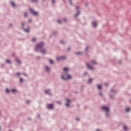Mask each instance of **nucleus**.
Instances as JSON below:
<instances>
[{
  "label": "nucleus",
  "instance_id": "nucleus-1",
  "mask_svg": "<svg viewBox=\"0 0 131 131\" xmlns=\"http://www.w3.org/2000/svg\"><path fill=\"white\" fill-rule=\"evenodd\" d=\"M43 46H45V42H40L35 46V51L36 52H40L41 54H46L47 50L43 48Z\"/></svg>",
  "mask_w": 131,
  "mask_h": 131
},
{
  "label": "nucleus",
  "instance_id": "nucleus-2",
  "mask_svg": "<svg viewBox=\"0 0 131 131\" xmlns=\"http://www.w3.org/2000/svg\"><path fill=\"white\" fill-rule=\"evenodd\" d=\"M61 79L63 80H67V79H71V75L68 74V72H64L63 74H62L61 77Z\"/></svg>",
  "mask_w": 131,
  "mask_h": 131
},
{
  "label": "nucleus",
  "instance_id": "nucleus-3",
  "mask_svg": "<svg viewBox=\"0 0 131 131\" xmlns=\"http://www.w3.org/2000/svg\"><path fill=\"white\" fill-rule=\"evenodd\" d=\"M101 110H103V111H105V116L106 117H107V118H109V117H110V115L109 114V111H110V110H109V108L107 106H102L101 107Z\"/></svg>",
  "mask_w": 131,
  "mask_h": 131
},
{
  "label": "nucleus",
  "instance_id": "nucleus-4",
  "mask_svg": "<svg viewBox=\"0 0 131 131\" xmlns=\"http://www.w3.org/2000/svg\"><path fill=\"white\" fill-rule=\"evenodd\" d=\"M25 26H26V29L25 28ZM21 28L23 30H24V32H26V33H29L30 32L29 28H30V27L28 25H25L24 22L21 23Z\"/></svg>",
  "mask_w": 131,
  "mask_h": 131
},
{
  "label": "nucleus",
  "instance_id": "nucleus-5",
  "mask_svg": "<svg viewBox=\"0 0 131 131\" xmlns=\"http://www.w3.org/2000/svg\"><path fill=\"white\" fill-rule=\"evenodd\" d=\"M29 12L31 13V14H32L33 16H37V15H38L36 11H34V10H33V9L32 8L29 9Z\"/></svg>",
  "mask_w": 131,
  "mask_h": 131
},
{
  "label": "nucleus",
  "instance_id": "nucleus-6",
  "mask_svg": "<svg viewBox=\"0 0 131 131\" xmlns=\"http://www.w3.org/2000/svg\"><path fill=\"white\" fill-rule=\"evenodd\" d=\"M75 9L77 11V12L76 14L74 15V17L76 18V17H77V16H78V15H79V14H80V11L79 10V7L78 6H76Z\"/></svg>",
  "mask_w": 131,
  "mask_h": 131
},
{
  "label": "nucleus",
  "instance_id": "nucleus-7",
  "mask_svg": "<svg viewBox=\"0 0 131 131\" xmlns=\"http://www.w3.org/2000/svg\"><path fill=\"white\" fill-rule=\"evenodd\" d=\"M65 59H66V56L57 57L56 58L57 61H62V60H65Z\"/></svg>",
  "mask_w": 131,
  "mask_h": 131
},
{
  "label": "nucleus",
  "instance_id": "nucleus-8",
  "mask_svg": "<svg viewBox=\"0 0 131 131\" xmlns=\"http://www.w3.org/2000/svg\"><path fill=\"white\" fill-rule=\"evenodd\" d=\"M46 107H47V109H48V110H51V109H53V108H54V104H47Z\"/></svg>",
  "mask_w": 131,
  "mask_h": 131
},
{
  "label": "nucleus",
  "instance_id": "nucleus-9",
  "mask_svg": "<svg viewBox=\"0 0 131 131\" xmlns=\"http://www.w3.org/2000/svg\"><path fill=\"white\" fill-rule=\"evenodd\" d=\"M86 67L88 69H90V70H93V67H92L90 64L88 63H85Z\"/></svg>",
  "mask_w": 131,
  "mask_h": 131
},
{
  "label": "nucleus",
  "instance_id": "nucleus-10",
  "mask_svg": "<svg viewBox=\"0 0 131 131\" xmlns=\"http://www.w3.org/2000/svg\"><path fill=\"white\" fill-rule=\"evenodd\" d=\"M66 100L68 102L65 104V106H67V107H69V106H70V104H69V103H70L71 102V100H69L68 99H66Z\"/></svg>",
  "mask_w": 131,
  "mask_h": 131
},
{
  "label": "nucleus",
  "instance_id": "nucleus-11",
  "mask_svg": "<svg viewBox=\"0 0 131 131\" xmlns=\"http://www.w3.org/2000/svg\"><path fill=\"white\" fill-rule=\"evenodd\" d=\"M45 94L46 95H49V96H52L51 93H50V90L47 89L44 91Z\"/></svg>",
  "mask_w": 131,
  "mask_h": 131
},
{
  "label": "nucleus",
  "instance_id": "nucleus-12",
  "mask_svg": "<svg viewBox=\"0 0 131 131\" xmlns=\"http://www.w3.org/2000/svg\"><path fill=\"white\" fill-rule=\"evenodd\" d=\"M110 92H111V93H112V94H116L117 93V90H114V89H111V90H110Z\"/></svg>",
  "mask_w": 131,
  "mask_h": 131
},
{
  "label": "nucleus",
  "instance_id": "nucleus-13",
  "mask_svg": "<svg viewBox=\"0 0 131 131\" xmlns=\"http://www.w3.org/2000/svg\"><path fill=\"white\" fill-rule=\"evenodd\" d=\"M123 130L127 131V130L128 129V127L126 125H124L123 126Z\"/></svg>",
  "mask_w": 131,
  "mask_h": 131
},
{
  "label": "nucleus",
  "instance_id": "nucleus-14",
  "mask_svg": "<svg viewBox=\"0 0 131 131\" xmlns=\"http://www.w3.org/2000/svg\"><path fill=\"white\" fill-rule=\"evenodd\" d=\"M45 69L46 70V72H50V68H49V67H45Z\"/></svg>",
  "mask_w": 131,
  "mask_h": 131
},
{
  "label": "nucleus",
  "instance_id": "nucleus-15",
  "mask_svg": "<svg viewBox=\"0 0 131 131\" xmlns=\"http://www.w3.org/2000/svg\"><path fill=\"white\" fill-rule=\"evenodd\" d=\"M10 5H11V6H12V7H16V5H15V3H14V2H13V1H11V2H10Z\"/></svg>",
  "mask_w": 131,
  "mask_h": 131
},
{
  "label": "nucleus",
  "instance_id": "nucleus-16",
  "mask_svg": "<svg viewBox=\"0 0 131 131\" xmlns=\"http://www.w3.org/2000/svg\"><path fill=\"white\" fill-rule=\"evenodd\" d=\"M92 81H93V79H92V78H89L88 80V83H92Z\"/></svg>",
  "mask_w": 131,
  "mask_h": 131
},
{
  "label": "nucleus",
  "instance_id": "nucleus-17",
  "mask_svg": "<svg viewBox=\"0 0 131 131\" xmlns=\"http://www.w3.org/2000/svg\"><path fill=\"white\" fill-rule=\"evenodd\" d=\"M92 25L93 27H97V23H96L95 21L92 22Z\"/></svg>",
  "mask_w": 131,
  "mask_h": 131
},
{
  "label": "nucleus",
  "instance_id": "nucleus-18",
  "mask_svg": "<svg viewBox=\"0 0 131 131\" xmlns=\"http://www.w3.org/2000/svg\"><path fill=\"white\" fill-rule=\"evenodd\" d=\"M75 55H82V52H76L75 53Z\"/></svg>",
  "mask_w": 131,
  "mask_h": 131
},
{
  "label": "nucleus",
  "instance_id": "nucleus-19",
  "mask_svg": "<svg viewBox=\"0 0 131 131\" xmlns=\"http://www.w3.org/2000/svg\"><path fill=\"white\" fill-rule=\"evenodd\" d=\"M129 110H130V108L127 107L125 108V112H128V111H129Z\"/></svg>",
  "mask_w": 131,
  "mask_h": 131
},
{
  "label": "nucleus",
  "instance_id": "nucleus-20",
  "mask_svg": "<svg viewBox=\"0 0 131 131\" xmlns=\"http://www.w3.org/2000/svg\"><path fill=\"white\" fill-rule=\"evenodd\" d=\"M15 61H16V62L17 63H18V64H21V61H20L19 59H15Z\"/></svg>",
  "mask_w": 131,
  "mask_h": 131
},
{
  "label": "nucleus",
  "instance_id": "nucleus-21",
  "mask_svg": "<svg viewBox=\"0 0 131 131\" xmlns=\"http://www.w3.org/2000/svg\"><path fill=\"white\" fill-rule=\"evenodd\" d=\"M97 89H98V90H102V85H97Z\"/></svg>",
  "mask_w": 131,
  "mask_h": 131
},
{
  "label": "nucleus",
  "instance_id": "nucleus-22",
  "mask_svg": "<svg viewBox=\"0 0 131 131\" xmlns=\"http://www.w3.org/2000/svg\"><path fill=\"white\" fill-rule=\"evenodd\" d=\"M57 34H58V32L54 31L53 34L52 35H54L55 36V35H57Z\"/></svg>",
  "mask_w": 131,
  "mask_h": 131
},
{
  "label": "nucleus",
  "instance_id": "nucleus-23",
  "mask_svg": "<svg viewBox=\"0 0 131 131\" xmlns=\"http://www.w3.org/2000/svg\"><path fill=\"white\" fill-rule=\"evenodd\" d=\"M69 69H68V68H64L63 69V70L64 71V72H67V71L69 70Z\"/></svg>",
  "mask_w": 131,
  "mask_h": 131
},
{
  "label": "nucleus",
  "instance_id": "nucleus-24",
  "mask_svg": "<svg viewBox=\"0 0 131 131\" xmlns=\"http://www.w3.org/2000/svg\"><path fill=\"white\" fill-rule=\"evenodd\" d=\"M31 3H35V4H36L37 3V0H31Z\"/></svg>",
  "mask_w": 131,
  "mask_h": 131
},
{
  "label": "nucleus",
  "instance_id": "nucleus-25",
  "mask_svg": "<svg viewBox=\"0 0 131 131\" xmlns=\"http://www.w3.org/2000/svg\"><path fill=\"white\" fill-rule=\"evenodd\" d=\"M49 63H50V64H53V63H54V61L52 60V59H50Z\"/></svg>",
  "mask_w": 131,
  "mask_h": 131
},
{
  "label": "nucleus",
  "instance_id": "nucleus-26",
  "mask_svg": "<svg viewBox=\"0 0 131 131\" xmlns=\"http://www.w3.org/2000/svg\"><path fill=\"white\" fill-rule=\"evenodd\" d=\"M11 92H12V93H16V92H17V90H16V89H12V90H11Z\"/></svg>",
  "mask_w": 131,
  "mask_h": 131
},
{
  "label": "nucleus",
  "instance_id": "nucleus-27",
  "mask_svg": "<svg viewBox=\"0 0 131 131\" xmlns=\"http://www.w3.org/2000/svg\"><path fill=\"white\" fill-rule=\"evenodd\" d=\"M109 96H110V99H114V96H113V95H112L111 94H110Z\"/></svg>",
  "mask_w": 131,
  "mask_h": 131
},
{
  "label": "nucleus",
  "instance_id": "nucleus-28",
  "mask_svg": "<svg viewBox=\"0 0 131 131\" xmlns=\"http://www.w3.org/2000/svg\"><path fill=\"white\" fill-rule=\"evenodd\" d=\"M68 2L70 4V5H71V6H72V0H68Z\"/></svg>",
  "mask_w": 131,
  "mask_h": 131
},
{
  "label": "nucleus",
  "instance_id": "nucleus-29",
  "mask_svg": "<svg viewBox=\"0 0 131 131\" xmlns=\"http://www.w3.org/2000/svg\"><path fill=\"white\" fill-rule=\"evenodd\" d=\"M6 63H8V64H11V61L9 60L8 59L6 60Z\"/></svg>",
  "mask_w": 131,
  "mask_h": 131
},
{
  "label": "nucleus",
  "instance_id": "nucleus-30",
  "mask_svg": "<svg viewBox=\"0 0 131 131\" xmlns=\"http://www.w3.org/2000/svg\"><path fill=\"white\" fill-rule=\"evenodd\" d=\"M91 63H93V64H97V62L95 60L91 61Z\"/></svg>",
  "mask_w": 131,
  "mask_h": 131
},
{
  "label": "nucleus",
  "instance_id": "nucleus-31",
  "mask_svg": "<svg viewBox=\"0 0 131 131\" xmlns=\"http://www.w3.org/2000/svg\"><path fill=\"white\" fill-rule=\"evenodd\" d=\"M24 17L26 18L27 17V13L26 12L24 13Z\"/></svg>",
  "mask_w": 131,
  "mask_h": 131
},
{
  "label": "nucleus",
  "instance_id": "nucleus-32",
  "mask_svg": "<svg viewBox=\"0 0 131 131\" xmlns=\"http://www.w3.org/2000/svg\"><path fill=\"white\" fill-rule=\"evenodd\" d=\"M19 81H20V82H23V78H19Z\"/></svg>",
  "mask_w": 131,
  "mask_h": 131
},
{
  "label": "nucleus",
  "instance_id": "nucleus-33",
  "mask_svg": "<svg viewBox=\"0 0 131 131\" xmlns=\"http://www.w3.org/2000/svg\"><path fill=\"white\" fill-rule=\"evenodd\" d=\"M88 50H89V46H86V48H85V51L86 52H87Z\"/></svg>",
  "mask_w": 131,
  "mask_h": 131
},
{
  "label": "nucleus",
  "instance_id": "nucleus-34",
  "mask_svg": "<svg viewBox=\"0 0 131 131\" xmlns=\"http://www.w3.org/2000/svg\"><path fill=\"white\" fill-rule=\"evenodd\" d=\"M9 89H8V88H7L6 89V93H7V94H9Z\"/></svg>",
  "mask_w": 131,
  "mask_h": 131
},
{
  "label": "nucleus",
  "instance_id": "nucleus-35",
  "mask_svg": "<svg viewBox=\"0 0 131 131\" xmlns=\"http://www.w3.org/2000/svg\"><path fill=\"white\" fill-rule=\"evenodd\" d=\"M83 75H84V76H85L86 75H88V72H85L83 74Z\"/></svg>",
  "mask_w": 131,
  "mask_h": 131
},
{
  "label": "nucleus",
  "instance_id": "nucleus-36",
  "mask_svg": "<svg viewBox=\"0 0 131 131\" xmlns=\"http://www.w3.org/2000/svg\"><path fill=\"white\" fill-rule=\"evenodd\" d=\"M70 50H71L70 47L68 48V49H67V52H69V51H70Z\"/></svg>",
  "mask_w": 131,
  "mask_h": 131
},
{
  "label": "nucleus",
  "instance_id": "nucleus-37",
  "mask_svg": "<svg viewBox=\"0 0 131 131\" xmlns=\"http://www.w3.org/2000/svg\"><path fill=\"white\" fill-rule=\"evenodd\" d=\"M60 43H61L62 45H64V41H63V40H60Z\"/></svg>",
  "mask_w": 131,
  "mask_h": 131
},
{
  "label": "nucleus",
  "instance_id": "nucleus-38",
  "mask_svg": "<svg viewBox=\"0 0 131 131\" xmlns=\"http://www.w3.org/2000/svg\"><path fill=\"white\" fill-rule=\"evenodd\" d=\"M99 96H100L101 97H103V94H102V93L100 92V93H99Z\"/></svg>",
  "mask_w": 131,
  "mask_h": 131
},
{
  "label": "nucleus",
  "instance_id": "nucleus-39",
  "mask_svg": "<svg viewBox=\"0 0 131 131\" xmlns=\"http://www.w3.org/2000/svg\"><path fill=\"white\" fill-rule=\"evenodd\" d=\"M31 41H35V38H33L31 39Z\"/></svg>",
  "mask_w": 131,
  "mask_h": 131
},
{
  "label": "nucleus",
  "instance_id": "nucleus-40",
  "mask_svg": "<svg viewBox=\"0 0 131 131\" xmlns=\"http://www.w3.org/2000/svg\"><path fill=\"white\" fill-rule=\"evenodd\" d=\"M52 3L54 5V4H55V0H52Z\"/></svg>",
  "mask_w": 131,
  "mask_h": 131
},
{
  "label": "nucleus",
  "instance_id": "nucleus-41",
  "mask_svg": "<svg viewBox=\"0 0 131 131\" xmlns=\"http://www.w3.org/2000/svg\"><path fill=\"white\" fill-rule=\"evenodd\" d=\"M57 22H58V23H59V24H61V20H58Z\"/></svg>",
  "mask_w": 131,
  "mask_h": 131
},
{
  "label": "nucleus",
  "instance_id": "nucleus-42",
  "mask_svg": "<svg viewBox=\"0 0 131 131\" xmlns=\"http://www.w3.org/2000/svg\"><path fill=\"white\" fill-rule=\"evenodd\" d=\"M56 103L59 104H61V101H56Z\"/></svg>",
  "mask_w": 131,
  "mask_h": 131
},
{
  "label": "nucleus",
  "instance_id": "nucleus-43",
  "mask_svg": "<svg viewBox=\"0 0 131 131\" xmlns=\"http://www.w3.org/2000/svg\"><path fill=\"white\" fill-rule=\"evenodd\" d=\"M37 117L39 119L40 118V117L39 114L37 115Z\"/></svg>",
  "mask_w": 131,
  "mask_h": 131
},
{
  "label": "nucleus",
  "instance_id": "nucleus-44",
  "mask_svg": "<svg viewBox=\"0 0 131 131\" xmlns=\"http://www.w3.org/2000/svg\"><path fill=\"white\" fill-rule=\"evenodd\" d=\"M62 20H63V21H67V19H66L65 18H63Z\"/></svg>",
  "mask_w": 131,
  "mask_h": 131
},
{
  "label": "nucleus",
  "instance_id": "nucleus-45",
  "mask_svg": "<svg viewBox=\"0 0 131 131\" xmlns=\"http://www.w3.org/2000/svg\"><path fill=\"white\" fill-rule=\"evenodd\" d=\"M16 75L20 76V73H16Z\"/></svg>",
  "mask_w": 131,
  "mask_h": 131
},
{
  "label": "nucleus",
  "instance_id": "nucleus-46",
  "mask_svg": "<svg viewBox=\"0 0 131 131\" xmlns=\"http://www.w3.org/2000/svg\"><path fill=\"white\" fill-rule=\"evenodd\" d=\"M23 75H24V76H27V75H26V74L23 73Z\"/></svg>",
  "mask_w": 131,
  "mask_h": 131
},
{
  "label": "nucleus",
  "instance_id": "nucleus-47",
  "mask_svg": "<svg viewBox=\"0 0 131 131\" xmlns=\"http://www.w3.org/2000/svg\"><path fill=\"white\" fill-rule=\"evenodd\" d=\"M37 60H38V59H40V57L37 56Z\"/></svg>",
  "mask_w": 131,
  "mask_h": 131
},
{
  "label": "nucleus",
  "instance_id": "nucleus-48",
  "mask_svg": "<svg viewBox=\"0 0 131 131\" xmlns=\"http://www.w3.org/2000/svg\"><path fill=\"white\" fill-rule=\"evenodd\" d=\"M76 120L78 121L79 120V119H78V118H76Z\"/></svg>",
  "mask_w": 131,
  "mask_h": 131
},
{
  "label": "nucleus",
  "instance_id": "nucleus-49",
  "mask_svg": "<svg viewBox=\"0 0 131 131\" xmlns=\"http://www.w3.org/2000/svg\"><path fill=\"white\" fill-rule=\"evenodd\" d=\"M28 22H29V23H30V22H31V19H29V20H28Z\"/></svg>",
  "mask_w": 131,
  "mask_h": 131
},
{
  "label": "nucleus",
  "instance_id": "nucleus-50",
  "mask_svg": "<svg viewBox=\"0 0 131 131\" xmlns=\"http://www.w3.org/2000/svg\"><path fill=\"white\" fill-rule=\"evenodd\" d=\"M2 66H3V67H5V64L2 63Z\"/></svg>",
  "mask_w": 131,
  "mask_h": 131
},
{
  "label": "nucleus",
  "instance_id": "nucleus-51",
  "mask_svg": "<svg viewBox=\"0 0 131 131\" xmlns=\"http://www.w3.org/2000/svg\"><path fill=\"white\" fill-rule=\"evenodd\" d=\"M104 85L107 86V85H108V84L107 83H104Z\"/></svg>",
  "mask_w": 131,
  "mask_h": 131
},
{
  "label": "nucleus",
  "instance_id": "nucleus-52",
  "mask_svg": "<svg viewBox=\"0 0 131 131\" xmlns=\"http://www.w3.org/2000/svg\"><path fill=\"white\" fill-rule=\"evenodd\" d=\"M12 24H9V27H11L12 26Z\"/></svg>",
  "mask_w": 131,
  "mask_h": 131
},
{
  "label": "nucleus",
  "instance_id": "nucleus-53",
  "mask_svg": "<svg viewBox=\"0 0 131 131\" xmlns=\"http://www.w3.org/2000/svg\"><path fill=\"white\" fill-rule=\"evenodd\" d=\"M29 103V100L27 101V104H28Z\"/></svg>",
  "mask_w": 131,
  "mask_h": 131
},
{
  "label": "nucleus",
  "instance_id": "nucleus-54",
  "mask_svg": "<svg viewBox=\"0 0 131 131\" xmlns=\"http://www.w3.org/2000/svg\"><path fill=\"white\" fill-rule=\"evenodd\" d=\"M88 4L87 3L85 4V6H88Z\"/></svg>",
  "mask_w": 131,
  "mask_h": 131
},
{
  "label": "nucleus",
  "instance_id": "nucleus-55",
  "mask_svg": "<svg viewBox=\"0 0 131 131\" xmlns=\"http://www.w3.org/2000/svg\"><path fill=\"white\" fill-rule=\"evenodd\" d=\"M96 131H100V129H96Z\"/></svg>",
  "mask_w": 131,
  "mask_h": 131
},
{
  "label": "nucleus",
  "instance_id": "nucleus-56",
  "mask_svg": "<svg viewBox=\"0 0 131 131\" xmlns=\"http://www.w3.org/2000/svg\"><path fill=\"white\" fill-rule=\"evenodd\" d=\"M118 63H119V64H120L121 61H118Z\"/></svg>",
  "mask_w": 131,
  "mask_h": 131
},
{
  "label": "nucleus",
  "instance_id": "nucleus-57",
  "mask_svg": "<svg viewBox=\"0 0 131 131\" xmlns=\"http://www.w3.org/2000/svg\"><path fill=\"white\" fill-rule=\"evenodd\" d=\"M43 1H45V0H42Z\"/></svg>",
  "mask_w": 131,
  "mask_h": 131
}]
</instances>
